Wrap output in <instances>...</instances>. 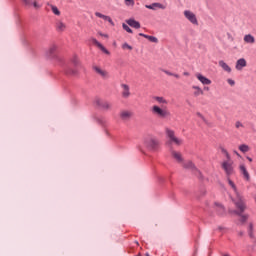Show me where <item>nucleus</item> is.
I'll use <instances>...</instances> for the list:
<instances>
[{
	"mask_svg": "<svg viewBox=\"0 0 256 256\" xmlns=\"http://www.w3.org/2000/svg\"><path fill=\"white\" fill-rule=\"evenodd\" d=\"M228 184L233 189V191L236 195L235 205H236L237 209H240L241 211H245V209H247V207L245 206V201L243 200V196H241V194H239V191H237V186H235V183L233 181H231L230 178H228Z\"/></svg>",
	"mask_w": 256,
	"mask_h": 256,
	"instance_id": "obj_1",
	"label": "nucleus"
},
{
	"mask_svg": "<svg viewBox=\"0 0 256 256\" xmlns=\"http://www.w3.org/2000/svg\"><path fill=\"white\" fill-rule=\"evenodd\" d=\"M151 113L154 115V117H158V119H167V117H171V112H169L167 107L163 108L158 105H153L151 107Z\"/></svg>",
	"mask_w": 256,
	"mask_h": 256,
	"instance_id": "obj_2",
	"label": "nucleus"
},
{
	"mask_svg": "<svg viewBox=\"0 0 256 256\" xmlns=\"http://www.w3.org/2000/svg\"><path fill=\"white\" fill-rule=\"evenodd\" d=\"M144 145L147 149H150V151H157V149H159V141L153 137L145 138Z\"/></svg>",
	"mask_w": 256,
	"mask_h": 256,
	"instance_id": "obj_3",
	"label": "nucleus"
},
{
	"mask_svg": "<svg viewBox=\"0 0 256 256\" xmlns=\"http://www.w3.org/2000/svg\"><path fill=\"white\" fill-rule=\"evenodd\" d=\"M226 157L227 160L222 163V169H224L226 175H233V161L227 152Z\"/></svg>",
	"mask_w": 256,
	"mask_h": 256,
	"instance_id": "obj_4",
	"label": "nucleus"
},
{
	"mask_svg": "<svg viewBox=\"0 0 256 256\" xmlns=\"http://www.w3.org/2000/svg\"><path fill=\"white\" fill-rule=\"evenodd\" d=\"M166 135L169 138L170 143H174L175 145H183V139L178 138L175 136V131L167 128Z\"/></svg>",
	"mask_w": 256,
	"mask_h": 256,
	"instance_id": "obj_5",
	"label": "nucleus"
},
{
	"mask_svg": "<svg viewBox=\"0 0 256 256\" xmlns=\"http://www.w3.org/2000/svg\"><path fill=\"white\" fill-rule=\"evenodd\" d=\"M166 135L169 138L170 143H174L175 145H183V139L178 138L175 136V131L167 128Z\"/></svg>",
	"mask_w": 256,
	"mask_h": 256,
	"instance_id": "obj_6",
	"label": "nucleus"
},
{
	"mask_svg": "<svg viewBox=\"0 0 256 256\" xmlns=\"http://www.w3.org/2000/svg\"><path fill=\"white\" fill-rule=\"evenodd\" d=\"M184 16L186 17V19H188V21H190V23H192V25H199V22L197 21V16L195 15V13L189 10H185Z\"/></svg>",
	"mask_w": 256,
	"mask_h": 256,
	"instance_id": "obj_7",
	"label": "nucleus"
},
{
	"mask_svg": "<svg viewBox=\"0 0 256 256\" xmlns=\"http://www.w3.org/2000/svg\"><path fill=\"white\" fill-rule=\"evenodd\" d=\"M91 43H93V45H95L96 47H98V49H100V51H102L103 53H105L106 55H111V53L109 52V50H107V48H105V46H103V44H101L99 41H97V39L95 38H90Z\"/></svg>",
	"mask_w": 256,
	"mask_h": 256,
	"instance_id": "obj_8",
	"label": "nucleus"
},
{
	"mask_svg": "<svg viewBox=\"0 0 256 256\" xmlns=\"http://www.w3.org/2000/svg\"><path fill=\"white\" fill-rule=\"evenodd\" d=\"M121 121H130L131 117H133V112L129 110H122L119 114Z\"/></svg>",
	"mask_w": 256,
	"mask_h": 256,
	"instance_id": "obj_9",
	"label": "nucleus"
},
{
	"mask_svg": "<svg viewBox=\"0 0 256 256\" xmlns=\"http://www.w3.org/2000/svg\"><path fill=\"white\" fill-rule=\"evenodd\" d=\"M93 69L97 75H100L103 79H107L109 77V72H107L105 69H102L99 66H93Z\"/></svg>",
	"mask_w": 256,
	"mask_h": 256,
	"instance_id": "obj_10",
	"label": "nucleus"
},
{
	"mask_svg": "<svg viewBox=\"0 0 256 256\" xmlns=\"http://www.w3.org/2000/svg\"><path fill=\"white\" fill-rule=\"evenodd\" d=\"M145 7L146 9H151L152 11H157V9H167V6L158 2L152 3L151 5H145Z\"/></svg>",
	"mask_w": 256,
	"mask_h": 256,
	"instance_id": "obj_11",
	"label": "nucleus"
},
{
	"mask_svg": "<svg viewBox=\"0 0 256 256\" xmlns=\"http://www.w3.org/2000/svg\"><path fill=\"white\" fill-rule=\"evenodd\" d=\"M195 77L202 83V85H211V80L205 76H203L201 73H196Z\"/></svg>",
	"mask_w": 256,
	"mask_h": 256,
	"instance_id": "obj_12",
	"label": "nucleus"
},
{
	"mask_svg": "<svg viewBox=\"0 0 256 256\" xmlns=\"http://www.w3.org/2000/svg\"><path fill=\"white\" fill-rule=\"evenodd\" d=\"M243 67H247V60H245V58H240L236 62L235 69L237 71H243Z\"/></svg>",
	"mask_w": 256,
	"mask_h": 256,
	"instance_id": "obj_13",
	"label": "nucleus"
},
{
	"mask_svg": "<svg viewBox=\"0 0 256 256\" xmlns=\"http://www.w3.org/2000/svg\"><path fill=\"white\" fill-rule=\"evenodd\" d=\"M95 16L99 17V19H103L104 21H108L112 27L115 26V22H113V19H111L109 16L102 14L101 12H95Z\"/></svg>",
	"mask_w": 256,
	"mask_h": 256,
	"instance_id": "obj_14",
	"label": "nucleus"
},
{
	"mask_svg": "<svg viewBox=\"0 0 256 256\" xmlns=\"http://www.w3.org/2000/svg\"><path fill=\"white\" fill-rule=\"evenodd\" d=\"M57 51V45H52L48 48V50L46 51V56L49 59H53V57H55V53Z\"/></svg>",
	"mask_w": 256,
	"mask_h": 256,
	"instance_id": "obj_15",
	"label": "nucleus"
},
{
	"mask_svg": "<svg viewBox=\"0 0 256 256\" xmlns=\"http://www.w3.org/2000/svg\"><path fill=\"white\" fill-rule=\"evenodd\" d=\"M171 155H172L173 159H175L177 161V163H183V155L181 154V152L172 150Z\"/></svg>",
	"mask_w": 256,
	"mask_h": 256,
	"instance_id": "obj_16",
	"label": "nucleus"
},
{
	"mask_svg": "<svg viewBox=\"0 0 256 256\" xmlns=\"http://www.w3.org/2000/svg\"><path fill=\"white\" fill-rule=\"evenodd\" d=\"M126 23L130 26L133 27L134 29H141V23L136 21L135 19H129L126 21Z\"/></svg>",
	"mask_w": 256,
	"mask_h": 256,
	"instance_id": "obj_17",
	"label": "nucleus"
},
{
	"mask_svg": "<svg viewBox=\"0 0 256 256\" xmlns=\"http://www.w3.org/2000/svg\"><path fill=\"white\" fill-rule=\"evenodd\" d=\"M123 91H122V96L127 99L128 97H130L131 92L129 91V85L127 84H122L121 85Z\"/></svg>",
	"mask_w": 256,
	"mask_h": 256,
	"instance_id": "obj_18",
	"label": "nucleus"
},
{
	"mask_svg": "<svg viewBox=\"0 0 256 256\" xmlns=\"http://www.w3.org/2000/svg\"><path fill=\"white\" fill-rule=\"evenodd\" d=\"M244 43H248L249 45H254L255 43V36L251 34H246L244 36Z\"/></svg>",
	"mask_w": 256,
	"mask_h": 256,
	"instance_id": "obj_19",
	"label": "nucleus"
},
{
	"mask_svg": "<svg viewBox=\"0 0 256 256\" xmlns=\"http://www.w3.org/2000/svg\"><path fill=\"white\" fill-rule=\"evenodd\" d=\"M218 65L223 69V71H226V73H231V67L227 63H225V61L220 60L218 62Z\"/></svg>",
	"mask_w": 256,
	"mask_h": 256,
	"instance_id": "obj_20",
	"label": "nucleus"
},
{
	"mask_svg": "<svg viewBox=\"0 0 256 256\" xmlns=\"http://www.w3.org/2000/svg\"><path fill=\"white\" fill-rule=\"evenodd\" d=\"M185 169H190L191 171H197L199 173V170L197 169V166L192 161H187L184 163Z\"/></svg>",
	"mask_w": 256,
	"mask_h": 256,
	"instance_id": "obj_21",
	"label": "nucleus"
},
{
	"mask_svg": "<svg viewBox=\"0 0 256 256\" xmlns=\"http://www.w3.org/2000/svg\"><path fill=\"white\" fill-rule=\"evenodd\" d=\"M240 173H242L246 181H249L250 179L249 172L247 171V168L245 167L244 164L240 165Z\"/></svg>",
	"mask_w": 256,
	"mask_h": 256,
	"instance_id": "obj_22",
	"label": "nucleus"
},
{
	"mask_svg": "<svg viewBox=\"0 0 256 256\" xmlns=\"http://www.w3.org/2000/svg\"><path fill=\"white\" fill-rule=\"evenodd\" d=\"M56 29H57V31H60L61 33H63V31H65V29H67V25H65V23H63L62 21H58L56 23Z\"/></svg>",
	"mask_w": 256,
	"mask_h": 256,
	"instance_id": "obj_23",
	"label": "nucleus"
},
{
	"mask_svg": "<svg viewBox=\"0 0 256 256\" xmlns=\"http://www.w3.org/2000/svg\"><path fill=\"white\" fill-rule=\"evenodd\" d=\"M154 101H157V103H159L160 105H167L169 103L167 99L161 96H155Z\"/></svg>",
	"mask_w": 256,
	"mask_h": 256,
	"instance_id": "obj_24",
	"label": "nucleus"
},
{
	"mask_svg": "<svg viewBox=\"0 0 256 256\" xmlns=\"http://www.w3.org/2000/svg\"><path fill=\"white\" fill-rule=\"evenodd\" d=\"M192 89H194V97H199V95H203V89L199 86H192Z\"/></svg>",
	"mask_w": 256,
	"mask_h": 256,
	"instance_id": "obj_25",
	"label": "nucleus"
},
{
	"mask_svg": "<svg viewBox=\"0 0 256 256\" xmlns=\"http://www.w3.org/2000/svg\"><path fill=\"white\" fill-rule=\"evenodd\" d=\"M241 213H243L241 209H239V212H236V214L240 216L241 223H245L249 219V215H241Z\"/></svg>",
	"mask_w": 256,
	"mask_h": 256,
	"instance_id": "obj_26",
	"label": "nucleus"
},
{
	"mask_svg": "<svg viewBox=\"0 0 256 256\" xmlns=\"http://www.w3.org/2000/svg\"><path fill=\"white\" fill-rule=\"evenodd\" d=\"M216 211H218V215H223L225 213V208H223V205L219 203H215Z\"/></svg>",
	"mask_w": 256,
	"mask_h": 256,
	"instance_id": "obj_27",
	"label": "nucleus"
},
{
	"mask_svg": "<svg viewBox=\"0 0 256 256\" xmlns=\"http://www.w3.org/2000/svg\"><path fill=\"white\" fill-rule=\"evenodd\" d=\"M165 75H168L169 77H175V79H180L181 76L179 74H175L169 70H162Z\"/></svg>",
	"mask_w": 256,
	"mask_h": 256,
	"instance_id": "obj_28",
	"label": "nucleus"
},
{
	"mask_svg": "<svg viewBox=\"0 0 256 256\" xmlns=\"http://www.w3.org/2000/svg\"><path fill=\"white\" fill-rule=\"evenodd\" d=\"M145 39H148V41H150L151 43H159V39H157V37L155 36H145Z\"/></svg>",
	"mask_w": 256,
	"mask_h": 256,
	"instance_id": "obj_29",
	"label": "nucleus"
},
{
	"mask_svg": "<svg viewBox=\"0 0 256 256\" xmlns=\"http://www.w3.org/2000/svg\"><path fill=\"white\" fill-rule=\"evenodd\" d=\"M126 7H135V0H124Z\"/></svg>",
	"mask_w": 256,
	"mask_h": 256,
	"instance_id": "obj_30",
	"label": "nucleus"
},
{
	"mask_svg": "<svg viewBox=\"0 0 256 256\" xmlns=\"http://www.w3.org/2000/svg\"><path fill=\"white\" fill-rule=\"evenodd\" d=\"M52 13H54V15H61V11H59V8H57V6L54 5H50Z\"/></svg>",
	"mask_w": 256,
	"mask_h": 256,
	"instance_id": "obj_31",
	"label": "nucleus"
},
{
	"mask_svg": "<svg viewBox=\"0 0 256 256\" xmlns=\"http://www.w3.org/2000/svg\"><path fill=\"white\" fill-rule=\"evenodd\" d=\"M239 150L242 153H247L249 151V147L246 144H242V145L239 146Z\"/></svg>",
	"mask_w": 256,
	"mask_h": 256,
	"instance_id": "obj_32",
	"label": "nucleus"
},
{
	"mask_svg": "<svg viewBox=\"0 0 256 256\" xmlns=\"http://www.w3.org/2000/svg\"><path fill=\"white\" fill-rule=\"evenodd\" d=\"M100 106L102 109H111V104H109V102H102Z\"/></svg>",
	"mask_w": 256,
	"mask_h": 256,
	"instance_id": "obj_33",
	"label": "nucleus"
},
{
	"mask_svg": "<svg viewBox=\"0 0 256 256\" xmlns=\"http://www.w3.org/2000/svg\"><path fill=\"white\" fill-rule=\"evenodd\" d=\"M248 235L249 237H253V223H250L248 226Z\"/></svg>",
	"mask_w": 256,
	"mask_h": 256,
	"instance_id": "obj_34",
	"label": "nucleus"
},
{
	"mask_svg": "<svg viewBox=\"0 0 256 256\" xmlns=\"http://www.w3.org/2000/svg\"><path fill=\"white\" fill-rule=\"evenodd\" d=\"M122 27L127 33H133V30L127 24H123Z\"/></svg>",
	"mask_w": 256,
	"mask_h": 256,
	"instance_id": "obj_35",
	"label": "nucleus"
},
{
	"mask_svg": "<svg viewBox=\"0 0 256 256\" xmlns=\"http://www.w3.org/2000/svg\"><path fill=\"white\" fill-rule=\"evenodd\" d=\"M122 49H128V51H133V47L129 45L128 43H124L122 45Z\"/></svg>",
	"mask_w": 256,
	"mask_h": 256,
	"instance_id": "obj_36",
	"label": "nucleus"
},
{
	"mask_svg": "<svg viewBox=\"0 0 256 256\" xmlns=\"http://www.w3.org/2000/svg\"><path fill=\"white\" fill-rule=\"evenodd\" d=\"M235 127H236V129H243V127H245V126L243 125V123L237 121V122L235 123Z\"/></svg>",
	"mask_w": 256,
	"mask_h": 256,
	"instance_id": "obj_37",
	"label": "nucleus"
},
{
	"mask_svg": "<svg viewBox=\"0 0 256 256\" xmlns=\"http://www.w3.org/2000/svg\"><path fill=\"white\" fill-rule=\"evenodd\" d=\"M24 5H26L27 7H31L33 5V2H31V0H22Z\"/></svg>",
	"mask_w": 256,
	"mask_h": 256,
	"instance_id": "obj_38",
	"label": "nucleus"
},
{
	"mask_svg": "<svg viewBox=\"0 0 256 256\" xmlns=\"http://www.w3.org/2000/svg\"><path fill=\"white\" fill-rule=\"evenodd\" d=\"M227 83H229L231 85V87H233L235 85V80L233 79H228Z\"/></svg>",
	"mask_w": 256,
	"mask_h": 256,
	"instance_id": "obj_39",
	"label": "nucleus"
},
{
	"mask_svg": "<svg viewBox=\"0 0 256 256\" xmlns=\"http://www.w3.org/2000/svg\"><path fill=\"white\" fill-rule=\"evenodd\" d=\"M33 7H34L35 9H40V8H41V5H39V4L35 1V2H33Z\"/></svg>",
	"mask_w": 256,
	"mask_h": 256,
	"instance_id": "obj_40",
	"label": "nucleus"
},
{
	"mask_svg": "<svg viewBox=\"0 0 256 256\" xmlns=\"http://www.w3.org/2000/svg\"><path fill=\"white\" fill-rule=\"evenodd\" d=\"M98 35H100V37H105L106 39H109V35H107V34H103L101 32H98Z\"/></svg>",
	"mask_w": 256,
	"mask_h": 256,
	"instance_id": "obj_41",
	"label": "nucleus"
},
{
	"mask_svg": "<svg viewBox=\"0 0 256 256\" xmlns=\"http://www.w3.org/2000/svg\"><path fill=\"white\" fill-rule=\"evenodd\" d=\"M68 75H75V71H66Z\"/></svg>",
	"mask_w": 256,
	"mask_h": 256,
	"instance_id": "obj_42",
	"label": "nucleus"
},
{
	"mask_svg": "<svg viewBox=\"0 0 256 256\" xmlns=\"http://www.w3.org/2000/svg\"><path fill=\"white\" fill-rule=\"evenodd\" d=\"M139 36L145 38V37H147V34L140 33Z\"/></svg>",
	"mask_w": 256,
	"mask_h": 256,
	"instance_id": "obj_43",
	"label": "nucleus"
},
{
	"mask_svg": "<svg viewBox=\"0 0 256 256\" xmlns=\"http://www.w3.org/2000/svg\"><path fill=\"white\" fill-rule=\"evenodd\" d=\"M183 75H184L185 77H189V72H184Z\"/></svg>",
	"mask_w": 256,
	"mask_h": 256,
	"instance_id": "obj_44",
	"label": "nucleus"
},
{
	"mask_svg": "<svg viewBox=\"0 0 256 256\" xmlns=\"http://www.w3.org/2000/svg\"><path fill=\"white\" fill-rule=\"evenodd\" d=\"M248 161L251 163L253 159L251 157H247Z\"/></svg>",
	"mask_w": 256,
	"mask_h": 256,
	"instance_id": "obj_45",
	"label": "nucleus"
},
{
	"mask_svg": "<svg viewBox=\"0 0 256 256\" xmlns=\"http://www.w3.org/2000/svg\"><path fill=\"white\" fill-rule=\"evenodd\" d=\"M239 235H240V237H243V232H240Z\"/></svg>",
	"mask_w": 256,
	"mask_h": 256,
	"instance_id": "obj_46",
	"label": "nucleus"
},
{
	"mask_svg": "<svg viewBox=\"0 0 256 256\" xmlns=\"http://www.w3.org/2000/svg\"><path fill=\"white\" fill-rule=\"evenodd\" d=\"M204 89H205L206 91H209V88H208V87H204Z\"/></svg>",
	"mask_w": 256,
	"mask_h": 256,
	"instance_id": "obj_47",
	"label": "nucleus"
},
{
	"mask_svg": "<svg viewBox=\"0 0 256 256\" xmlns=\"http://www.w3.org/2000/svg\"><path fill=\"white\" fill-rule=\"evenodd\" d=\"M198 117H203V116L201 115V113H198Z\"/></svg>",
	"mask_w": 256,
	"mask_h": 256,
	"instance_id": "obj_48",
	"label": "nucleus"
},
{
	"mask_svg": "<svg viewBox=\"0 0 256 256\" xmlns=\"http://www.w3.org/2000/svg\"><path fill=\"white\" fill-rule=\"evenodd\" d=\"M236 153V155H238V157H239V153H237V152H235Z\"/></svg>",
	"mask_w": 256,
	"mask_h": 256,
	"instance_id": "obj_49",
	"label": "nucleus"
}]
</instances>
